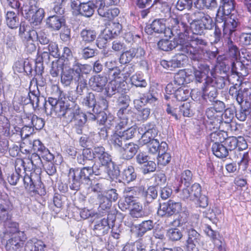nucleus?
Wrapping results in <instances>:
<instances>
[{
	"label": "nucleus",
	"instance_id": "nucleus-39",
	"mask_svg": "<svg viewBox=\"0 0 251 251\" xmlns=\"http://www.w3.org/2000/svg\"><path fill=\"white\" fill-rule=\"evenodd\" d=\"M63 24V20L59 16H52L47 20V24L50 28L53 30H59Z\"/></svg>",
	"mask_w": 251,
	"mask_h": 251
},
{
	"label": "nucleus",
	"instance_id": "nucleus-34",
	"mask_svg": "<svg viewBox=\"0 0 251 251\" xmlns=\"http://www.w3.org/2000/svg\"><path fill=\"white\" fill-rule=\"evenodd\" d=\"M139 129L146 134H149L148 136L151 140H156L155 138L158 134V130L154 123H148L143 125Z\"/></svg>",
	"mask_w": 251,
	"mask_h": 251
},
{
	"label": "nucleus",
	"instance_id": "nucleus-42",
	"mask_svg": "<svg viewBox=\"0 0 251 251\" xmlns=\"http://www.w3.org/2000/svg\"><path fill=\"white\" fill-rule=\"evenodd\" d=\"M68 70L64 71L61 75V81L65 86H69L72 81L74 80L75 71L73 70V67Z\"/></svg>",
	"mask_w": 251,
	"mask_h": 251
},
{
	"label": "nucleus",
	"instance_id": "nucleus-18",
	"mask_svg": "<svg viewBox=\"0 0 251 251\" xmlns=\"http://www.w3.org/2000/svg\"><path fill=\"white\" fill-rule=\"evenodd\" d=\"M222 24L223 35L226 39H231L233 34L236 31L238 22L231 17L226 18Z\"/></svg>",
	"mask_w": 251,
	"mask_h": 251
},
{
	"label": "nucleus",
	"instance_id": "nucleus-46",
	"mask_svg": "<svg viewBox=\"0 0 251 251\" xmlns=\"http://www.w3.org/2000/svg\"><path fill=\"white\" fill-rule=\"evenodd\" d=\"M82 104L88 108H94L96 105V100L94 94L88 93L81 100Z\"/></svg>",
	"mask_w": 251,
	"mask_h": 251
},
{
	"label": "nucleus",
	"instance_id": "nucleus-21",
	"mask_svg": "<svg viewBox=\"0 0 251 251\" xmlns=\"http://www.w3.org/2000/svg\"><path fill=\"white\" fill-rule=\"evenodd\" d=\"M107 82V77L99 75L92 76L89 79V85L93 90L100 92L103 89Z\"/></svg>",
	"mask_w": 251,
	"mask_h": 251
},
{
	"label": "nucleus",
	"instance_id": "nucleus-29",
	"mask_svg": "<svg viewBox=\"0 0 251 251\" xmlns=\"http://www.w3.org/2000/svg\"><path fill=\"white\" fill-rule=\"evenodd\" d=\"M108 216L107 219L103 218L95 225L94 230L95 234L98 236H101L108 232L110 228V224L108 219L110 215ZM111 216L113 217V215H111Z\"/></svg>",
	"mask_w": 251,
	"mask_h": 251
},
{
	"label": "nucleus",
	"instance_id": "nucleus-50",
	"mask_svg": "<svg viewBox=\"0 0 251 251\" xmlns=\"http://www.w3.org/2000/svg\"><path fill=\"white\" fill-rule=\"evenodd\" d=\"M188 238L187 241L195 244H199L201 240V235L195 229L191 228L188 230Z\"/></svg>",
	"mask_w": 251,
	"mask_h": 251
},
{
	"label": "nucleus",
	"instance_id": "nucleus-30",
	"mask_svg": "<svg viewBox=\"0 0 251 251\" xmlns=\"http://www.w3.org/2000/svg\"><path fill=\"white\" fill-rule=\"evenodd\" d=\"M206 115L209 120L207 123L213 126V128H217L221 122V117L217 115V111L214 107L208 108L206 111Z\"/></svg>",
	"mask_w": 251,
	"mask_h": 251
},
{
	"label": "nucleus",
	"instance_id": "nucleus-24",
	"mask_svg": "<svg viewBox=\"0 0 251 251\" xmlns=\"http://www.w3.org/2000/svg\"><path fill=\"white\" fill-rule=\"evenodd\" d=\"M179 45H180V44H179V42H178L176 38H175L174 40L161 39L157 43L158 48L162 50L167 51L176 48L177 51H181L187 53L184 50H179L178 49V47Z\"/></svg>",
	"mask_w": 251,
	"mask_h": 251
},
{
	"label": "nucleus",
	"instance_id": "nucleus-13",
	"mask_svg": "<svg viewBox=\"0 0 251 251\" xmlns=\"http://www.w3.org/2000/svg\"><path fill=\"white\" fill-rule=\"evenodd\" d=\"M209 71V67L207 64L204 63H200L199 65L198 68L197 69H195L194 72L196 80L200 83L202 82L203 81H205L204 86L215 81L216 78L213 79L208 76Z\"/></svg>",
	"mask_w": 251,
	"mask_h": 251
},
{
	"label": "nucleus",
	"instance_id": "nucleus-64",
	"mask_svg": "<svg viewBox=\"0 0 251 251\" xmlns=\"http://www.w3.org/2000/svg\"><path fill=\"white\" fill-rule=\"evenodd\" d=\"M192 173L190 170L184 171L181 175V182L184 183L186 186L189 185L192 181Z\"/></svg>",
	"mask_w": 251,
	"mask_h": 251
},
{
	"label": "nucleus",
	"instance_id": "nucleus-43",
	"mask_svg": "<svg viewBox=\"0 0 251 251\" xmlns=\"http://www.w3.org/2000/svg\"><path fill=\"white\" fill-rule=\"evenodd\" d=\"M117 116L119 118V121L117 123L116 128L117 129H121L127 126L128 123V116L126 112H125L123 108H120L117 112Z\"/></svg>",
	"mask_w": 251,
	"mask_h": 251
},
{
	"label": "nucleus",
	"instance_id": "nucleus-3",
	"mask_svg": "<svg viewBox=\"0 0 251 251\" xmlns=\"http://www.w3.org/2000/svg\"><path fill=\"white\" fill-rule=\"evenodd\" d=\"M93 174V169L90 165L84 167L80 171L70 170L69 174V179H72V182L70 185V188L74 190H78L81 184L91 186L92 183L90 176Z\"/></svg>",
	"mask_w": 251,
	"mask_h": 251
},
{
	"label": "nucleus",
	"instance_id": "nucleus-35",
	"mask_svg": "<svg viewBox=\"0 0 251 251\" xmlns=\"http://www.w3.org/2000/svg\"><path fill=\"white\" fill-rule=\"evenodd\" d=\"M80 36L82 41L85 44H91L96 40L97 33L94 30L86 28L80 32Z\"/></svg>",
	"mask_w": 251,
	"mask_h": 251
},
{
	"label": "nucleus",
	"instance_id": "nucleus-57",
	"mask_svg": "<svg viewBox=\"0 0 251 251\" xmlns=\"http://www.w3.org/2000/svg\"><path fill=\"white\" fill-rule=\"evenodd\" d=\"M64 68L63 67L62 63L61 62H52V66L50 70V74L53 77H56L58 76L59 74L62 72L63 69Z\"/></svg>",
	"mask_w": 251,
	"mask_h": 251
},
{
	"label": "nucleus",
	"instance_id": "nucleus-37",
	"mask_svg": "<svg viewBox=\"0 0 251 251\" xmlns=\"http://www.w3.org/2000/svg\"><path fill=\"white\" fill-rule=\"evenodd\" d=\"M6 23L10 28H17L19 25V19L17 14L13 11H7L6 14Z\"/></svg>",
	"mask_w": 251,
	"mask_h": 251
},
{
	"label": "nucleus",
	"instance_id": "nucleus-36",
	"mask_svg": "<svg viewBox=\"0 0 251 251\" xmlns=\"http://www.w3.org/2000/svg\"><path fill=\"white\" fill-rule=\"evenodd\" d=\"M95 8V5L92 2H82L79 10V14L90 17L94 14Z\"/></svg>",
	"mask_w": 251,
	"mask_h": 251
},
{
	"label": "nucleus",
	"instance_id": "nucleus-62",
	"mask_svg": "<svg viewBox=\"0 0 251 251\" xmlns=\"http://www.w3.org/2000/svg\"><path fill=\"white\" fill-rule=\"evenodd\" d=\"M129 97L126 95H121L118 99V104L119 106H122L121 108H123L125 110V112H126V108L129 105Z\"/></svg>",
	"mask_w": 251,
	"mask_h": 251
},
{
	"label": "nucleus",
	"instance_id": "nucleus-38",
	"mask_svg": "<svg viewBox=\"0 0 251 251\" xmlns=\"http://www.w3.org/2000/svg\"><path fill=\"white\" fill-rule=\"evenodd\" d=\"M213 154L218 158L226 157L228 154V149L221 143L213 144L212 146Z\"/></svg>",
	"mask_w": 251,
	"mask_h": 251
},
{
	"label": "nucleus",
	"instance_id": "nucleus-23",
	"mask_svg": "<svg viewBox=\"0 0 251 251\" xmlns=\"http://www.w3.org/2000/svg\"><path fill=\"white\" fill-rule=\"evenodd\" d=\"M190 73L191 71L189 70H180L174 75V84L179 86L189 83L193 78V75Z\"/></svg>",
	"mask_w": 251,
	"mask_h": 251
},
{
	"label": "nucleus",
	"instance_id": "nucleus-28",
	"mask_svg": "<svg viewBox=\"0 0 251 251\" xmlns=\"http://www.w3.org/2000/svg\"><path fill=\"white\" fill-rule=\"evenodd\" d=\"M144 192V187L142 186L132 187H126L124 191L125 200L130 198L131 200H136L135 198L138 197Z\"/></svg>",
	"mask_w": 251,
	"mask_h": 251
},
{
	"label": "nucleus",
	"instance_id": "nucleus-6",
	"mask_svg": "<svg viewBox=\"0 0 251 251\" xmlns=\"http://www.w3.org/2000/svg\"><path fill=\"white\" fill-rule=\"evenodd\" d=\"M73 70L75 71L74 81L77 83L76 92L81 95L84 88L86 87L87 80L84 75H86L91 72V67L89 65H82L76 62L73 64Z\"/></svg>",
	"mask_w": 251,
	"mask_h": 251
},
{
	"label": "nucleus",
	"instance_id": "nucleus-51",
	"mask_svg": "<svg viewBox=\"0 0 251 251\" xmlns=\"http://www.w3.org/2000/svg\"><path fill=\"white\" fill-rule=\"evenodd\" d=\"M135 57V54L132 49L129 50L124 52L120 56V61L122 64L129 63L132 59Z\"/></svg>",
	"mask_w": 251,
	"mask_h": 251
},
{
	"label": "nucleus",
	"instance_id": "nucleus-12",
	"mask_svg": "<svg viewBox=\"0 0 251 251\" xmlns=\"http://www.w3.org/2000/svg\"><path fill=\"white\" fill-rule=\"evenodd\" d=\"M181 203L170 200L168 202L160 205L157 214L161 216H171L178 213L181 209Z\"/></svg>",
	"mask_w": 251,
	"mask_h": 251
},
{
	"label": "nucleus",
	"instance_id": "nucleus-22",
	"mask_svg": "<svg viewBox=\"0 0 251 251\" xmlns=\"http://www.w3.org/2000/svg\"><path fill=\"white\" fill-rule=\"evenodd\" d=\"M24 122L26 125L22 128V132L26 130L27 127H34L37 130L42 129L45 125V122L43 119L37 117L36 115L28 116L24 119Z\"/></svg>",
	"mask_w": 251,
	"mask_h": 251
},
{
	"label": "nucleus",
	"instance_id": "nucleus-40",
	"mask_svg": "<svg viewBox=\"0 0 251 251\" xmlns=\"http://www.w3.org/2000/svg\"><path fill=\"white\" fill-rule=\"evenodd\" d=\"M184 53H187L190 57L189 54L183 52V53L176 54L172 57L171 60L174 69L182 67L186 62L187 56Z\"/></svg>",
	"mask_w": 251,
	"mask_h": 251
},
{
	"label": "nucleus",
	"instance_id": "nucleus-32",
	"mask_svg": "<svg viewBox=\"0 0 251 251\" xmlns=\"http://www.w3.org/2000/svg\"><path fill=\"white\" fill-rule=\"evenodd\" d=\"M19 35L22 40L27 38H36L37 37L36 31L30 29V27L24 23H21L20 25Z\"/></svg>",
	"mask_w": 251,
	"mask_h": 251
},
{
	"label": "nucleus",
	"instance_id": "nucleus-60",
	"mask_svg": "<svg viewBox=\"0 0 251 251\" xmlns=\"http://www.w3.org/2000/svg\"><path fill=\"white\" fill-rule=\"evenodd\" d=\"M224 2L222 7V10L225 15L230 14L234 9V2L233 0H223Z\"/></svg>",
	"mask_w": 251,
	"mask_h": 251
},
{
	"label": "nucleus",
	"instance_id": "nucleus-20",
	"mask_svg": "<svg viewBox=\"0 0 251 251\" xmlns=\"http://www.w3.org/2000/svg\"><path fill=\"white\" fill-rule=\"evenodd\" d=\"M32 150L34 152L41 155V157L47 161H51L53 159V155L50 153L48 149L39 140L33 141Z\"/></svg>",
	"mask_w": 251,
	"mask_h": 251
},
{
	"label": "nucleus",
	"instance_id": "nucleus-44",
	"mask_svg": "<svg viewBox=\"0 0 251 251\" xmlns=\"http://www.w3.org/2000/svg\"><path fill=\"white\" fill-rule=\"evenodd\" d=\"M123 251H146V246L142 241L138 240L133 244H127L123 248Z\"/></svg>",
	"mask_w": 251,
	"mask_h": 251
},
{
	"label": "nucleus",
	"instance_id": "nucleus-2",
	"mask_svg": "<svg viewBox=\"0 0 251 251\" xmlns=\"http://www.w3.org/2000/svg\"><path fill=\"white\" fill-rule=\"evenodd\" d=\"M6 227L0 235L2 241L6 240L5 249L6 251H21L24 247V233L19 229V224L14 222L7 221Z\"/></svg>",
	"mask_w": 251,
	"mask_h": 251
},
{
	"label": "nucleus",
	"instance_id": "nucleus-48",
	"mask_svg": "<svg viewBox=\"0 0 251 251\" xmlns=\"http://www.w3.org/2000/svg\"><path fill=\"white\" fill-rule=\"evenodd\" d=\"M125 140L123 138L120 132H116L111 136L110 139V143L114 146L115 148H120L122 147L123 142Z\"/></svg>",
	"mask_w": 251,
	"mask_h": 251
},
{
	"label": "nucleus",
	"instance_id": "nucleus-5",
	"mask_svg": "<svg viewBox=\"0 0 251 251\" xmlns=\"http://www.w3.org/2000/svg\"><path fill=\"white\" fill-rule=\"evenodd\" d=\"M194 16L196 19L191 23L190 27L194 34L193 36L199 38L197 35H201L204 33L205 30L212 28L213 20L209 15L200 11L195 12Z\"/></svg>",
	"mask_w": 251,
	"mask_h": 251
},
{
	"label": "nucleus",
	"instance_id": "nucleus-49",
	"mask_svg": "<svg viewBox=\"0 0 251 251\" xmlns=\"http://www.w3.org/2000/svg\"><path fill=\"white\" fill-rule=\"evenodd\" d=\"M131 84L136 87H145L147 83L145 79L139 74L133 75L130 78Z\"/></svg>",
	"mask_w": 251,
	"mask_h": 251
},
{
	"label": "nucleus",
	"instance_id": "nucleus-31",
	"mask_svg": "<svg viewBox=\"0 0 251 251\" xmlns=\"http://www.w3.org/2000/svg\"><path fill=\"white\" fill-rule=\"evenodd\" d=\"M41 156L37 153H32L30 158L26 159V164L30 163L31 166H27L28 171H31L36 169H41L42 166V162L41 159Z\"/></svg>",
	"mask_w": 251,
	"mask_h": 251
},
{
	"label": "nucleus",
	"instance_id": "nucleus-1",
	"mask_svg": "<svg viewBox=\"0 0 251 251\" xmlns=\"http://www.w3.org/2000/svg\"><path fill=\"white\" fill-rule=\"evenodd\" d=\"M189 18L188 15H185L179 21L177 19L173 18L171 22L173 25L172 28H167L165 32V36L171 37L172 36H177V39L180 45L179 50H184L189 54L190 58L194 61H200L203 58L200 45H206V42L197 37L190 36L188 32V25L185 23V20Z\"/></svg>",
	"mask_w": 251,
	"mask_h": 251
},
{
	"label": "nucleus",
	"instance_id": "nucleus-58",
	"mask_svg": "<svg viewBox=\"0 0 251 251\" xmlns=\"http://www.w3.org/2000/svg\"><path fill=\"white\" fill-rule=\"evenodd\" d=\"M179 114H182L185 117H191L193 112L191 109V105L189 102H185L179 107Z\"/></svg>",
	"mask_w": 251,
	"mask_h": 251
},
{
	"label": "nucleus",
	"instance_id": "nucleus-4",
	"mask_svg": "<svg viewBox=\"0 0 251 251\" xmlns=\"http://www.w3.org/2000/svg\"><path fill=\"white\" fill-rule=\"evenodd\" d=\"M45 111L47 115L57 116L58 117L69 116V111L72 109L68 107L64 101L50 97L44 104Z\"/></svg>",
	"mask_w": 251,
	"mask_h": 251
},
{
	"label": "nucleus",
	"instance_id": "nucleus-7",
	"mask_svg": "<svg viewBox=\"0 0 251 251\" xmlns=\"http://www.w3.org/2000/svg\"><path fill=\"white\" fill-rule=\"evenodd\" d=\"M21 10L23 16L34 25L40 24L44 17V10L42 8L37 9L35 6L25 4Z\"/></svg>",
	"mask_w": 251,
	"mask_h": 251
},
{
	"label": "nucleus",
	"instance_id": "nucleus-33",
	"mask_svg": "<svg viewBox=\"0 0 251 251\" xmlns=\"http://www.w3.org/2000/svg\"><path fill=\"white\" fill-rule=\"evenodd\" d=\"M46 245L41 240L32 239L28 241L25 246V251H43Z\"/></svg>",
	"mask_w": 251,
	"mask_h": 251
},
{
	"label": "nucleus",
	"instance_id": "nucleus-55",
	"mask_svg": "<svg viewBox=\"0 0 251 251\" xmlns=\"http://www.w3.org/2000/svg\"><path fill=\"white\" fill-rule=\"evenodd\" d=\"M224 146L228 151H232L238 146V140L235 137H229L224 140Z\"/></svg>",
	"mask_w": 251,
	"mask_h": 251
},
{
	"label": "nucleus",
	"instance_id": "nucleus-17",
	"mask_svg": "<svg viewBox=\"0 0 251 251\" xmlns=\"http://www.w3.org/2000/svg\"><path fill=\"white\" fill-rule=\"evenodd\" d=\"M94 157L98 158L100 164L105 167L113 165L111 155L105 151L102 146L95 147L93 149Z\"/></svg>",
	"mask_w": 251,
	"mask_h": 251
},
{
	"label": "nucleus",
	"instance_id": "nucleus-10",
	"mask_svg": "<svg viewBox=\"0 0 251 251\" xmlns=\"http://www.w3.org/2000/svg\"><path fill=\"white\" fill-rule=\"evenodd\" d=\"M118 198V194L115 189H111L104 192V195L99 194L97 199L99 204V210H107L111 206L112 201H115Z\"/></svg>",
	"mask_w": 251,
	"mask_h": 251
},
{
	"label": "nucleus",
	"instance_id": "nucleus-59",
	"mask_svg": "<svg viewBox=\"0 0 251 251\" xmlns=\"http://www.w3.org/2000/svg\"><path fill=\"white\" fill-rule=\"evenodd\" d=\"M25 46L26 51L29 53H32L35 51L36 49L34 43L36 38H26L22 40Z\"/></svg>",
	"mask_w": 251,
	"mask_h": 251
},
{
	"label": "nucleus",
	"instance_id": "nucleus-52",
	"mask_svg": "<svg viewBox=\"0 0 251 251\" xmlns=\"http://www.w3.org/2000/svg\"><path fill=\"white\" fill-rule=\"evenodd\" d=\"M47 47H44L43 50H46L51 55L57 58L60 56L58 45L53 42H50Z\"/></svg>",
	"mask_w": 251,
	"mask_h": 251
},
{
	"label": "nucleus",
	"instance_id": "nucleus-11",
	"mask_svg": "<svg viewBox=\"0 0 251 251\" xmlns=\"http://www.w3.org/2000/svg\"><path fill=\"white\" fill-rule=\"evenodd\" d=\"M201 191V185L195 183L189 187L183 189L180 192L179 197L183 200L195 201L200 197Z\"/></svg>",
	"mask_w": 251,
	"mask_h": 251
},
{
	"label": "nucleus",
	"instance_id": "nucleus-15",
	"mask_svg": "<svg viewBox=\"0 0 251 251\" xmlns=\"http://www.w3.org/2000/svg\"><path fill=\"white\" fill-rule=\"evenodd\" d=\"M225 86L223 79L219 78L212 83L208 84L202 88L203 95L207 96L210 101L213 100L217 96L216 88H223Z\"/></svg>",
	"mask_w": 251,
	"mask_h": 251
},
{
	"label": "nucleus",
	"instance_id": "nucleus-19",
	"mask_svg": "<svg viewBox=\"0 0 251 251\" xmlns=\"http://www.w3.org/2000/svg\"><path fill=\"white\" fill-rule=\"evenodd\" d=\"M47 101V100H46L44 97L40 96L39 91L29 92L28 96L24 100L25 104L30 103L32 105L33 108L38 109L41 107L40 102L42 103V104L44 107V104Z\"/></svg>",
	"mask_w": 251,
	"mask_h": 251
},
{
	"label": "nucleus",
	"instance_id": "nucleus-8",
	"mask_svg": "<svg viewBox=\"0 0 251 251\" xmlns=\"http://www.w3.org/2000/svg\"><path fill=\"white\" fill-rule=\"evenodd\" d=\"M119 207L123 211L130 208V214L133 218H141L144 215L143 207L137 200H131L126 198V200L119 202Z\"/></svg>",
	"mask_w": 251,
	"mask_h": 251
},
{
	"label": "nucleus",
	"instance_id": "nucleus-63",
	"mask_svg": "<svg viewBox=\"0 0 251 251\" xmlns=\"http://www.w3.org/2000/svg\"><path fill=\"white\" fill-rule=\"evenodd\" d=\"M234 112L231 108H227L222 115V120L226 124H229L234 118Z\"/></svg>",
	"mask_w": 251,
	"mask_h": 251
},
{
	"label": "nucleus",
	"instance_id": "nucleus-26",
	"mask_svg": "<svg viewBox=\"0 0 251 251\" xmlns=\"http://www.w3.org/2000/svg\"><path fill=\"white\" fill-rule=\"evenodd\" d=\"M59 62L62 63L63 67L64 68H70L76 62L75 58L73 57L72 51L68 47H64L61 57L60 58Z\"/></svg>",
	"mask_w": 251,
	"mask_h": 251
},
{
	"label": "nucleus",
	"instance_id": "nucleus-45",
	"mask_svg": "<svg viewBox=\"0 0 251 251\" xmlns=\"http://www.w3.org/2000/svg\"><path fill=\"white\" fill-rule=\"evenodd\" d=\"M120 84L116 80H112L105 88V94L111 97L119 91Z\"/></svg>",
	"mask_w": 251,
	"mask_h": 251
},
{
	"label": "nucleus",
	"instance_id": "nucleus-54",
	"mask_svg": "<svg viewBox=\"0 0 251 251\" xmlns=\"http://www.w3.org/2000/svg\"><path fill=\"white\" fill-rule=\"evenodd\" d=\"M153 227V222L151 220L143 221L139 225V235L142 236L147 231L151 230Z\"/></svg>",
	"mask_w": 251,
	"mask_h": 251
},
{
	"label": "nucleus",
	"instance_id": "nucleus-25",
	"mask_svg": "<svg viewBox=\"0 0 251 251\" xmlns=\"http://www.w3.org/2000/svg\"><path fill=\"white\" fill-rule=\"evenodd\" d=\"M139 149V146L133 142L126 144L121 149L123 158L129 160L133 157Z\"/></svg>",
	"mask_w": 251,
	"mask_h": 251
},
{
	"label": "nucleus",
	"instance_id": "nucleus-47",
	"mask_svg": "<svg viewBox=\"0 0 251 251\" xmlns=\"http://www.w3.org/2000/svg\"><path fill=\"white\" fill-rule=\"evenodd\" d=\"M167 235L172 241H178L182 237L183 234L178 228H171L168 230Z\"/></svg>",
	"mask_w": 251,
	"mask_h": 251
},
{
	"label": "nucleus",
	"instance_id": "nucleus-16",
	"mask_svg": "<svg viewBox=\"0 0 251 251\" xmlns=\"http://www.w3.org/2000/svg\"><path fill=\"white\" fill-rule=\"evenodd\" d=\"M204 233L210 237L214 244V251H226L225 243L218 239V233L212 229L208 225H204L203 226Z\"/></svg>",
	"mask_w": 251,
	"mask_h": 251
},
{
	"label": "nucleus",
	"instance_id": "nucleus-56",
	"mask_svg": "<svg viewBox=\"0 0 251 251\" xmlns=\"http://www.w3.org/2000/svg\"><path fill=\"white\" fill-rule=\"evenodd\" d=\"M175 97L179 101L186 100L189 96V91L181 87L177 88L174 94Z\"/></svg>",
	"mask_w": 251,
	"mask_h": 251
},
{
	"label": "nucleus",
	"instance_id": "nucleus-14",
	"mask_svg": "<svg viewBox=\"0 0 251 251\" xmlns=\"http://www.w3.org/2000/svg\"><path fill=\"white\" fill-rule=\"evenodd\" d=\"M13 208L8 195L0 191V220L8 219L9 213Z\"/></svg>",
	"mask_w": 251,
	"mask_h": 251
},
{
	"label": "nucleus",
	"instance_id": "nucleus-9",
	"mask_svg": "<svg viewBox=\"0 0 251 251\" xmlns=\"http://www.w3.org/2000/svg\"><path fill=\"white\" fill-rule=\"evenodd\" d=\"M69 116H66L67 123L73 122L74 127L78 134L82 133V129L87 121L86 115L79 111H69Z\"/></svg>",
	"mask_w": 251,
	"mask_h": 251
},
{
	"label": "nucleus",
	"instance_id": "nucleus-61",
	"mask_svg": "<svg viewBox=\"0 0 251 251\" xmlns=\"http://www.w3.org/2000/svg\"><path fill=\"white\" fill-rule=\"evenodd\" d=\"M210 141L213 142V144H219L224 142L225 137L224 133L220 131H215L211 133L209 136Z\"/></svg>",
	"mask_w": 251,
	"mask_h": 251
},
{
	"label": "nucleus",
	"instance_id": "nucleus-41",
	"mask_svg": "<svg viewBox=\"0 0 251 251\" xmlns=\"http://www.w3.org/2000/svg\"><path fill=\"white\" fill-rule=\"evenodd\" d=\"M122 176L123 180L127 183H129L134 180L137 176L134 168L132 166H128L124 169Z\"/></svg>",
	"mask_w": 251,
	"mask_h": 251
},
{
	"label": "nucleus",
	"instance_id": "nucleus-27",
	"mask_svg": "<svg viewBox=\"0 0 251 251\" xmlns=\"http://www.w3.org/2000/svg\"><path fill=\"white\" fill-rule=\"evenodd\" d=\"M167 29V28L166 27L163 19L154 20L152 23L145 29L146 32L148 33L151 34V31H153L158 33L164 32L165 35Z\"/></svg>",
	"mask_w": 251,
	"mask_h": 251
},
{
	"label": "nucleus",
	"instance_id": "nucleus-53",
	"mask_svg": "<svg viewBox=\"0 0 251 251\" xmlns=\"http://www.w3.org/2000/svg\"><path fill=\"white\" fill-rule=\"evenodd\" d=\"M143 194L144 195L147 202L150 203L157 197V192L155 187H150Z\"/></svg>",
	"mask_w": 251,
	"mask_h": 251
}]
</instances>
